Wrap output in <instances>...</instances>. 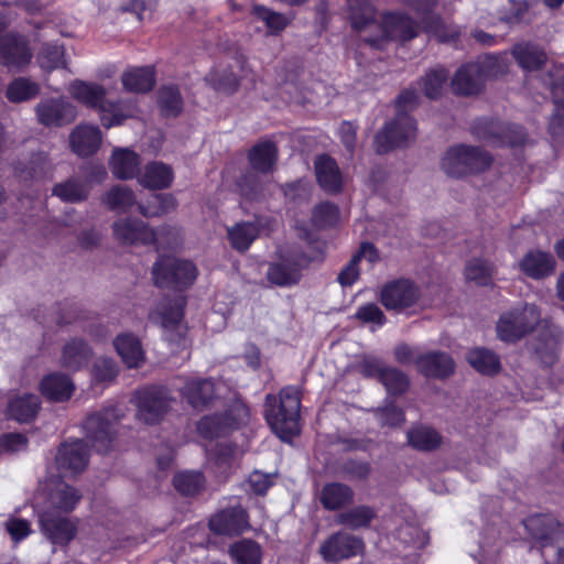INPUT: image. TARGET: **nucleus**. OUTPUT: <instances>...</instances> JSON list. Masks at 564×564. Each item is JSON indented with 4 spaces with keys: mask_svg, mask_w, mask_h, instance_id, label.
Here are the masks:
<instances>
[{
    "mask_svg": "<svg viewBox=\"0 0 564 564\" xmlns=\"http://www.w3.org/2000/svg\"><path fill=\"white\" fill-rule=\"evenodd\" d=\"M184 305L185 297L178 294L173 300H163L150 317L166 330L180 329Z\"/></svg>",
    "mask_w": 564,
    "mask_h": 564,
    "instance_id": "nucleus-26",
    "label": "nucleus"
},
{
    "mask_svg": "<svg viewBox=\"0 0 564 564\" xmlns=\"http://www.w3.org/2000/svg\"><path fill=\"white\" fill-rule=\"evenodd\" d=\"M408 441L416 449L431 451L441 444V436L431 427L417 426L408 432Z\"/></svg>",
    "mask_w": 564,
    "mask_h": 564,
    "instance_id": "nucleus-41",
    "label": "nucleus"
},
{
    "mask_svg": "<svg viewBox=\"0 0 564 564\" xmlns=\"http://www.w3.org/2000/svg\"><path fill=\"white\" fill-rule=\"evenodd\" d=\"M117 366L112 359L100 358L94 365L93 378L97 382H110L117 376Z\"/></svg>",
    "mask_w": 564,
    "mask_h": 564,
    "instance_id": "nucleus-60",
    "label": "nucleus"
},
{
    "mask_svg": "<svg viewBox=\"0 0 564 564\" xmlns=\"http://www.w3.org/2000/svg\"><path fill=\"white\" fill-rule=\"evenodd\" d=\"M204 485V478L197 471H183L174 477L175 488L183 495H193Z\"/></svg>",
    "mask_w": 564,
    "mask_h": 564,
    "instance_id": "nucleus-57",
    "label": "nucleus"
},
{
    "mask_svg": "<svg viewBox=\"0 0 564 564\" xmlns=\"http://www.w3.org/2000/svg\"><path fill=\"white\" fill-rule=\"evenodd\" d=\"M380 381L390 394H400L409 387L408 377L395 368H387L381 372Z\"/></svg>",
    "mask_w": 564,
    "mask_h": 564,
    "instance_id": "nucleus-56",
    "label": "nucleus"
},
{
    "mask_svg": "<svg viewBox=\"0 0 564 564\" xmlns=\"http://www.w3.org/2000/svg\"><path fill=\"white\" fill-rule=\"evenodd\" d=\"M310 259L301 254H283L280 261L272 263L268 270V279L279 286H289L300 281L301 270Z\"/></svg>",
    "mask_w": 564,
    "mask_h": 564,
    "instance_id": "nucleus-16",
    "label": "nucleus"
},
{
    "mask_svg": "<svg viewBox=\"0 0 564 564\" xmlns=\"http://www.w3.org/2000/svg\"><path fill=\"white\" fill-rule=\"evenodd\" d=\"M230 555L236 564H260L262 552L256 542L242 540L230 547Z\"/></svg>",
    "mask_w": 564,
    "mask_h": 564,
    "instance_id": "nucleus-43",
    "label": "nucleus"
},
{
    "mask_svg": "<svg viewBox=\"0 0 564 564\" xmlns=\"http://www.w3.org/2000/svg\"><path fill=\"white\" fill-rule=\"evenodd\" d=\"M507 55H488L481 61L460 67L452 80V88L458 95H474L480 91L485 78L502 73L500 64Z\"/></svg>",
    "mask_w": 564,
    "mask_h": 564,
    "instance_id": "nucleus-7",
    "label": "nucleus"
},
{
    "mask_svg": "<svg viewBox=\"0 0 564 564\" xmlns=\"http://www.w3.org/2000/svg\"><path fill=\"white\" fill-rule=\"evenodd\" d=\"M208 80L212 83L215 89L227 94L232 93L238 85V79L231 72H224L221 75H219L217 72L212 73L208 77Z\"/></svg>",
    "mask_w": 564,
    "mask_h": 564,
    "instance_id": "nucleus-62",
    "label": "nucleus"
},
{
    "mask_svg": "<svg viewBox=\"0 0 564 564\" xmlns=\"http://www.w3.org/2000/svg\"><path fill=\"white\" fill-rule=\"evenodd\" d=\"M419 96L413 89L400 94L397 100L398 116L389 122L375 139L376 150L386 153L413 140L416 132L414 120L405 113L417 104Z\"/></svg>",
    "mask_w": 564,
    "mask_h": 564,
    "instance_id": "nucleus-5",
    "label": "nucleus"
},
{
    "mask_svg": "<svg viewBox=\"0 0 564 564\" xmlns=\"http://www.w3.org/2000/svg\"><path fill=\"white\" fill-rule=\"evenodd\" d=\"M102 200L112 210L126 212L134 205L135 197L128 187L115 186L105 194Z\"/></svg>",
    "mask_w": 564,
    "mask_h": 564,
    "instance_id": "nucleus-45",
    "label": "nucleus"
},
{
    "mask_svg": "<svg viewBox=\"0 0 564 564\" xmlns=\"http://www.w3.org/2000/svg\"><path fill=\"white\" fill-rule=\"evenodd\" d=\"M36 115L42 124L58 127L76 118V108L65 98L45 99L37 105Z\"/></svg>",
    "mask_w": 564,
    "mask_h": 564,
    "instance_id": "nucleus-19",
    "label": "nucleus"
},
{
    "mask_svg": "<svg viewBox=\"0 0 564 564\" xmlns=\"http://www.w3.org/2000/svg\"><path fill=\"white\" fill-rule=\"evenodd\" d=\"M337 218V207L330 203H323L314 209L312 220L316 226L325 227L334 225Z\"/></svg>",
    "mask_w": 564,
    "mask_h": 564,
    "instance_id": "nucleus-59",
    "label": "nucleus"
},
{
    "mask_svg": "<svg viewBox=\"0 0 564 564\" xmlns=\"http://www.w3.org/2000/svg\"><path fill=\"white\" fill-rule=\"evenodd\" d=\"M140 156L128 148H116L109 160V167L115 177L130 180L138 175Z\"/></svg>",
    "mask_w": 564,
    "mask_h": 564,
    "instance_id": "nucleus-27",
    "label": "nucleus"
},
{
    "mask_svg": "<svg viewBox=\"0 0 564 564\" xmlns=\"http://www.w3.org/2000/svg\"><path fill=\"white\" fill-rule=\"evenodd\" d=\"M82 495L57 477L39 484L33 497V509L37 514L42 533L55 545H67L76 534L75 523L63 513L75 509Z\"/></svg>",
    "mask_w": 564,
    "mask_h": 564,
    "instance_id": "nucleus-1",
    "label": "nucleus"
},
{
    "mask_svg": "<svg viewBox=\"0 0 564 564\" xmlns=\"http://www.w3.org/2000/svg\"><path fill=\"white\" fill-rule=\"evenodd\" d=\"M158 101L164 116H176L182 110V99L177 88L173 86H164L160 89Z\"/></svg>",
    "mask_w": 564,
    "mask_h": 564,
    "instance_id": "nucleus-52",
    "label": "nucleus"
},
{
    "mask_svg": "<svg viewBox=\"0 0 564 564\" xmlns=\"http://www.w3.org/2000/svg\"><path fill=\"white\" fill-rule=\"evenodd\" d=\"M494 274V265L482 259L470 260L465 269V275L468 280L479 285H486L491 281Z\"/></svg>",
    "mask_w": 564,
    "mask_h": 564,
    "instance_id": "nucleus-53",
    "label": "nucleus"
},
{
    "mask_svg": "<svg viewBox=\"0 0 564 564\" xmlns=\"http://www.w3.org/2000/svg\"><path fill=\"white\" fill-rule=\"evenodd\" d=\"M554 257L542 250L528 251L518 262L519 270L528 278L542 280L555 271Z\"/></svg>",
    "mask_w": 564,
    "mask_h": 564,
    "instance_id": "nucleus-22",
    "label": "nucleus"
},
{
    "mask_svg": "<svg viewBox=\"0 0 564 564\" xmlns=\"http://www.w3.org/2000/svg\"><path fill=\"white\" fill-rule=\"evenodd\" d=\"M469 365L480 373L494 375L500 369L498 356L485 348H474L467 354Z\"/></svg>",
    "mask_w": 564,
    "mask_h": 564,
    "instance_id": "nucleus-39",
    "label": "nucleus"
},
{
    "mask_svg": "<svg viewBox=\"0 0 564 564\" xmlns=\"http://www.w3.org/2000/svg\"><path fill=\"white\" fill-rule=\"evenodd\" d=\"M315 174L319 186L328 193H337L343 185V177L335 160L321 155L315 160Z\"/></svg>",
    "mask_w": 564,
    "mask_h": 564,
    "instance_id": "nucleus-31",
    "label": "nucleus"
},
{
    "mask_svg": "<svg viewBox=\"0 0 564 564\" xmlns=\"http://www.w3.org/2000/svg\"><path fill=\"white\" fill-rule=\"evenodd\" d=\"M88 192L89 187L86 183L73 178L57 184L53 189L54 195L68 203H77L86 199Z\"/></svg>",
    "mask_w": 564,
    "mask_h": 564,
    "instance_id": "nucleus-46",
    "label": "nucleus"
},
{
    "mask_svg": "<svg viewBox=\"0 0 564 564\" xmlns=\"http://www.w3.org/2000/svg\"><path fill=\"white\" fill-rule=\"evenodd\" d=\"M413 12L419 22L401 12H384L378 15L373 6L367 0L349 1L351 26L358 32L365 33L364 40L377 48H382L392 41L411 40L419 34L421 29L441 41L434 33L425 29L421 15L414 10Z\"/></svg>",
    "mask_w": 564,
    "mask_h": 564,
    "instance_id": "nucleus-2",
    "label": "nucleus"
},
{
    "mask_svg": "<svg viewBox=\"0 0 564 564\" xmlns=\"http://www.w3.org/2000/svg\"><path fill=\"white\" fill-rule=\"evenodd\" d=\"M542 80L550 88L558 112H564V67L562 65L552 66Z\"/></svg>",
    "mask_w": 564,
    "mask_h": 564,
    "instance_id": "nucleus-47",
    "label": "nucleus"
},
{
    "mask_svg": "<svg viewBox=\"0 0 564 564\" xmlns=\"http://www.w3.org/2000/svg\"><path fill=\"white\" fill-rule=\"evenodd\" d=\"M412 10H414L422 18V22L425 29L434 33L441 42H449L458 36V30L456 26L445 25L438 15L434 13V8L437 0H413L405 1Z\"/></svg>",
    "mask_w": 564,
    "mask_h": 564,
    "instance_id": "nucleus-17",
    "label": "nucleus"
},
{
    "mask_svg": "<svg viewBox=\"0 0 564 564\" xmlns=\"http://www.w3.org/2000/svg\"><path fill=\"white\" fill-rule=\"evenodd\" d=\"M152 274L160 288L184 289L195 282L197 268L191 261L166 257L155 262Z\"/></svg>",
    "mask_w": 564,
    "mask_h": 564,
    "instance_id": "nucleus-10",
    "label": "nucleus"
},
{
    "mask_svg": "<svg viewBox=\"0 0 564 564\" xmlns=\"http://www.w3.org/2000/svg\"><path fill=\"white\" fill-rule=\"evenodd\" d=\"M415 366L426 377L445 378L454 372L455 364L445 352L431 351L417 356Z\"/></svg>",
    "mask_w": 564,
    "mask_h": 564,
    "instance_id": "nucleus-25",
    "label": "nucleus"
},
{
    "mask_svg": "<svg viewBox=\"0 0 564 564\" xmlns=\"http://www.w3.org/2000/svg\"><path fill=\"white\" fill-rule=\"evenodd\" d=\"M40 91L36 83L19 77L14 79L7 89V98L11 102H22L35 97Z\"/></svg>",
    "mask_w": 564,
    "mask_h": 564,
    "instance_id": "nucleus-48",
    "label": "nucleus"
},
{
    "mask_svg": "<svg viewBox=\"0 0 564 564\" xmlns=\"http://www.w3.org/2000/svg\"><path fill=\"white\" fill-rule=\"evenodd\" d=\"M541 323L540 312L534 304H523L503 313L496 326L498 338L514 343Z\"/></svg>",
    "mask_w": 564,
    "mask_h": 564,
    "instance_id": "nucleus-8",
    "label": "nucleus"
},
{
    "mask_svg": "<svg viewBox=\"0 0 564 564\" xmlns=\"http://www.w3.org/2000/svg\"><path fill=\"white\" fill-rule=\"evenodd\" d=\"M259 234L260 229L257 223H239L227 230L230 246L241 252L250 248Z\"/></svg>",
    "mask_w": 564,
    "mask_h": 564,
    "instance_id": "nucleus-37",
    "label": "nucleus"
},
{
    "mask_svg": "<svg viewBox=\"0 0 564 564\" xmlns=\"http://www.w3.org/2000/svg\"><path fill=\"white\" fill-rule=\"evenodd\" d=\"M26 437L19 433H9L0 438V453H17L26 447Z\"/></svg>",
    "mask_w": 564,
    "mask_h": 564,
    "instance_id": "nucleus-63",
    "label": "nucleus"
},
{
    "mask_svg": "<svg viewBox=\"0 0 564 564\" xmlns=\"http://www.w3.org/2000/svg\"><path fill=\"white\" fill-rule=\"evenodd\" d=\"M300 398L292 388H284L279 395L265 398V420L272 431L284 442L300 433Z\"/></svg>",
    "mask_w": 564,
    "mask_h": 564,
    "instance_id": "nucleus-4",
    "label": "nucleus"
},
{
    "mask_svg": "<svg viewBox=\"0 0 564 564\" xmlns=\"http://www.w3.org/2000/svg\"><path fill=\"white\" fill-rule=\"evenodd\" d=\"M64 50L62 46L45 44L37 56L41 68L52 70L64 65Z\"/></svg>",
    "mask_w": 564,
    "mask_h": 564,
    "instance_id": "nucleus-54",
    "label": "nucleus"
},
{
    "mask_svg": "<svg viewBox=\"0 0 564 564\" xmlns=\"http://www.w3.org/2000/svg\"><path fill=\"white\" fill-rule=\"evenodd\" d=\"M101 140V131L94 124H79L69 135L70 149L78 156H89L96 153Z\"/></svg>",
    "mask_w": 564,
    "mask_h": 564,
    "instance_id": "nucleus-23",
    "label": "nucleus"
},
{
    "mask_svg": "<svg viewBox=\"0 0 564 564\" xmlns=\"http://www.w3.org/2000/svg\"><path fill=\"white\" fill-rule=\"evenodd\" d=\"M174 180L172 167L163 162H150L140 173L138 181L147 188L163 189L171 186Z\"/></svg>",
    "mask_w": 564,
    "mask_h": 564,
    "instance_id": "nucleus-30",
    "label": "nucleus"
},
{
    "mask_svg": "<svg viewBox=\"0 0 564 564\" xmlns=\"http://www.w3.org/2000/svg\"><path fill=\"white\" fill-rule=\"evenodd\" d=\"M352 499V491L341 484L326 485L322 491V502L325 508L335 510Z\"/></svg>",
    "mask_w": 564,
    "mask_h": 564,
    "instance_id": "nucleus-42",
    "label": "nucleus"
},
{
    "mask_svg": "<svg viewBox=\"0 0 564 564\" xmlns=\"http://www.w3.org/2000/svg\"><path fill=\"white\" fill-rule=\"evenodd\" d=\"M252 13L265 24L270 34H279L292 20V17L272 11L263 6H254Z\"/></svg>",
    "mask_w": 564,
    "mask_h": 564,
    "instance_id": "nucleus-44",
    "label": "nucleus"
},
{
    "mask_svg": "<svg viewBox=\"0 0 564 564\" xmlns=\"http://www.w3.org/2000/svg\"><path fill=\"white\" fill-rule=\"evenodd\" d=\"M355 318L364 324L370 325L372 329L380 328L386 323L383 312L375 303L360 305L355 313Z\"/></svg>",
    "mask_w": 564,
    "mask_h": 564,
    "instance_id": "nucleus-55",
    "label": "nucleus"
},
{
    "mask_svg": "<svg viewBox=\"0 0 564 564\" xmlns=\"http://www.w3.org/2000/svg\"><path fill=\"white\" fill-rule=\"evenodd\" d=\"M6 528L14 542L25 539L32 532L30 522L18 517H10L6 522Z\"/></svg>",
    "mask_w": 564,
    "mask_h": 564,
    "instance_id": "nucleus-61",
    "label": "nucleus"
},
{
    "mask_svg": "<svg viewBox=\"0 0 564 564\" xmlns=\"http://www.w3.org/2000/svg\"><path fill=\"white\" fill-rule=\"evenodd\" d=\"M119 417L118 409H106L86 419L84 423L86 437L97 452L105 453L112 448L118 434L116 425Z\"/></svg>",
    "mask_w": 564,
    "mask_h": 564,
    "instance_id": "nucleus-11",
    "label": "nucleus"
},
{
    "mask_svg": "<svg viewBox=\"0 0 564 564\" xmlns=\"http://www.w3.org/2000/svg\"><path fill=\"white\" fill-rule=\"evenodd\" d=\"M75 386L65 375L53 372L45 376L40 382V391L44 398L53 402H64L68 400Z\"/></svg>",
    "mask_w": 564,
    "mask_h": 564,
    "instance_id": "nucleus-29",
    "label": "nucleus"
},
{
    "mask_svg": "<svg viewBox=\"0 0 564 564\" xmlns=\"http://www.w3.org/2000/svg\"><path fill=\"white\" fill-rule=\"evenodd\" d=\"M40 409V400L35 394L24 393L9 399L7 415L18 422L33 420Z\"/></svg>",
    "mask_w": 564,
    "mask_h": 564,
    "instance_id": "nucleus-33",
    "label": "nucleus"
},
{
    "mask_svg": "<svg viewBox=\"0 0 564 564\" xmlns=\"http://www.w3.org/2000/svg\"><path fill=\"white\" fill-rule=\"evenodd\" d=\"M249 410L242 404L235 405L226 416H205L197 423L198 434L207 440H213L228 434L231 430L247 422Z\"/></svg>",
    "mask_w": 564,
    "mask_h": 564,
    "instance_id": "nucleus-14",
    "label": "nucleus"
},
{
    "mask_svg": "<svg viewBox=\"0 0 564 564\" xmlns=\"http://www.w3.org/2000/svg\"><path fill=\"white\" fill-rule=\"evenodd\" d=\"M561 340V332L555 327H547L546 334L540 339L535 348V352L542 362L551 365L555 360Z\"/></svg>",
    "mask_w": 564,
    "mask_h": 564,
    "instance_id": "nucleus-40",
    "label": "nucleus"
},
{
    "mask_svg": "<svg viewBox=\"0 0 564 564\" xmlns=\"http://www.w3.org/2000/svg\"><path fill=\"white\" fill-rule=\"evenodd\" d=\"M113 235L123 245H155L158 249L176 241L177 231L163 226L154 230L138 219H119L112 225Z\"/></svg>",
    "mask_w": 564,
    "mask_h": 564,
    "instance_id": "nucleus-6",
    "label": "nucleus"
},
{
    "mask_svg": "<svg viewBox=\"0 0 564 564\" xmlns=\"http://www.w3.org/2000/svg\"><path fill=\"white\" fill-rule=\"evenodd\" d=\"M89 357V347L83 340L73 339L64 346L61 362L64 368L77 371L87 365Z\"/></svg>",
    "mask_w": 564,
    "mask_h": 564,
    "instance_id": "nucleus-36",
    "label": "nucleus"
},
{
    "mask_svg": "<svg viewBox=\"0 0 564 564\" xmlns=\"http://www.w3.org/2000/svg\"><path fill=\"white\" fill-rule=\"evenodd\" d=\"M511 53L519 66L527 72L535 70L545 63L544 52L529 43L514 45Z\"/></svg>",
    "mask_w": 564,
    "mask_h": 564,
    "instance_id": "nucleus-38",
    "label": "nucleus"
},
{
    "mask_svg": "<svg viewBox=\"0 0 564 564\" xmlns=\"http://www.w3.org/2000/svg\"><path fill=\"white\" fill-rule=\"evenodd\" d=\"M176 206V199L170 194L153 195L147 205H140V213L145 217H156L170 213Z\"/></svg>",
    "mask_w": 564,
    "mask_h": 564,
    "instance_id": "nucleus-50",
    "label": "nucleus"
},
{
    "mask_svg": "<svg viewBox=\"0 0 564 564\" xmlns=\"http://www.w3.org/2000/svg\"><path fill=\"white\" fill-rule=\"evenodd\" d=\"M181 393L193 408L199 409L219 394V387L207 379H188Z\"/></svg>",
    "mask_w": 564,
    "mask_h": 564,
    "instance_id": "nucleus-28",
    "label": "nucleus"
},
{
    "mask_svg": "<svg viewBox=\"0 0 564 564\" xmlns=\"http://www.w3.org/2000/svg\"><path fill=\"white\" fill-rule=\"evenodd\" d=\"M278 158V149L271 141L256 144L249 152L251 167L260 173L272 171Z\"/></svg>",
    "mask_w": 564,
    "mask_h": 564,
    "instance_id": "nucleus-35",
    "label": "nucleus"
},
{
    "mask_svg": "<svg viewBox=\"0 0 564 564\" xmlns=\"http://www.w3.org/2000/svg\"><path fill=\"white\" fill-rule=\"evenodd\" d=\"M55 463L63 476H73L83 471L88 463L86 444L83 441L65 442L58 448Z\"/></svg>",
    "mask_w": 564,
    "mask_h": 564,
    "instance_id": "nucleus-18",
    "label": "nucleus"
},
{
    "mask_svg": "<svg viewBox=\"0 0 564 564\" xmlns=\"http://www.w3.org/2000/svg\"><path fill=\"white\" fill-rule=\"evenodd\" d=\"M32 58L31 50L22 36H0V63L9 68L26 66Z\"/></svg>",
    "mask_w": 564,
    "mask_h": 564,
    "instance_id": "nucleus-21",
    "label": "nucleus"
},
{
    "mask_svg": "<svg viewBox=\"0 0 564 564\" xmlns=\"http://www.w3.org/2000/svg\"><path fill=\"white\" fill-rule=\"evenodd\" d=\"M376 512L369 507L361 506L343 512L338 516V523L351 529L365 528L375 518Z\"/></svg>",
    "mask_w": 564,
    "mask_h": 564,
    "instance_id": "nucleus-49",
    "label": "nucleus"
},
{
    "mask_svg": "<svg viewBox=\"0 0 564 564\" xmlns=\"http://www.w3.org/2000/svg\"><path fill=\"white\" fill-rule=\"evenodd\" d=\"M490 163L491 158L478 148L456 145L446 151L441 166L447 175L460 177L468 173L479 172Z\"/></svg>",
    "mask_w": 564,
    "mask_h": 564,
    "instance_id": "nucleus-9",
    "label": "nucleus"
},
{
    "mask_svg": "<svg viewBox=\"0 0 564 564\" xmlns=\"http://www.w3.org/2000/svg\"><path fill=\"white\" fill-rule=\"evenodd\" d=\"M210 530L219 534H238L249 524L246 511L240 507H232L215 514L209 521Z\"/></svg>",
    "mask_w": 564,
    "mask_h": 564,
    "instance_id": "nucleus-24",
    "label": "nucleus"
},
{
    "mask_svg": "<svg viewBox=\"0 0 564 564\" xmlns=\"http://www.w3.org/2000/svg\"><path fill=\"white\" fill-rule=\"evenodd\" d=\"M380 300L387 310L403 312L421 302V292L413 282L398 280L382 288Z\"/></svg>",
    "mask_w": 564,
    "mask_h": 564,
    "instance_id": "nucleus-13",
    "label": "nucleus"
},
{
    "mask_svg": "<svg viewBox=\"0 0 564 564\" xmlns=\"http://www.w3.org/2000/svg\"><path fill=\"white\" fill-rule=\"evenodd\" d=\"M376 414L382 425L395 426L404 421L402 411L392 404L378 410Z\"/></svg>",
    "mask_w": 564,
    "mask_h": 564,
    "instance_id": "nucleus-64",
    "label": "nucleus"
},
{
    "mask_svg": "<svg viewBox=\"0 0 564 564\" xmlns=\"http://www.w3.org/2000/svg\"><path fill=\"white\" fill-rule=\"evenodd\" d=\"M131 402L137 408V417L147 424L159 422L171 406L166 389L158 387L135 391Z\"/></svg>",
    "mask_w": 564,
    "mask_h": 564,
    "instance_id": "nucleus-12",
    "label": "nucleus"
},
{
    "mask_svg": "<svg viewBox=\"0 0 564 564\" xmlns=\"http://www.w3.org/2000/svg\"><path fill=\"white\" fill-rule=\"evenodd\" d=\"M121 83L127 91L147 93L154 86V69L151 66L129 68L123 72Z\"/></svg>",
    "mask_w": 564,
    "mask_h": 564,
    "instance_id": "nucleus-34",
    "label": "nucleus"
},
{
    "mask_svg": "<svg viewBox=\"0 0 564 564\" xmlns=\"http://www.w3.org/2000/svg\"><path fill=\"white\" fill-rule=\"evenodd\" d=\"M116 351L129 368H138L144 361V351L140 340L132 334L118 335L113 340Z\"/></svg>",
    "mask_w": 564,
    "mask_h": 564,
    "instance_id": "nucleus-32",
    "label": "nucleus"
},
{
    "mask_svg": "<svg viewBox=\"0 0 564 564\" xmlns=\"http://www.w3.org/2000/svg\"><path fill=\"white\" fill-rule=\"evenodd\" d=\"M447 80V72L440 67L433 68L422 78V88L426 97L433 99L442 95Z\"/></svg>",
    "mask_w": 564,
    "mask_h": 564,
    "instance_id": "nucleus-51",
    "label": "nucleus"
},
{
    "mask_svg": "<svg viewBox=\"0 0 564 564\" xmlns=\"http://www.w3.org/2000/svg\"><path fill=\"white\" fill-rule=\"evenodd\" d=\"M68 93L79 104L97 110L102 126L107 129L120 126L126 119L138 113V106L134 101L107 100L106 88L94 82L76 79L70 83Z\"/></svg>",
    "mask_w": 564,
    "mask_h": 564,
    "instance_id": "nucleus-3",
    "label": "nucleus"
},
{
    "mask_svg": "<svg viewBox=\"0 0 564 564\" xmlns=\"http://www.w3.org/2000/svg\"><path fill=\"white\" fill-rule=\"evenodd\" d=\"M364 543L360 539L348 534L337 533L321 545V554L326 561H340L359 554Z\"/></svg>",
    "mask_w": 564,
    "mask_h": 564,
    "instance_id": "nucleus-20",
    "label": "nucleus"
},
{
    "mask_svg": "<svg viewBox=\"0 0 564 564\" xmlns=\"http://www.w3.org/2000/svg\"><path fill=\"white\" fill-rule=\"evenodd\" d=\"M529 8L530 3L528 1L509 0L501 13V20L509 24L527 21L529 19Z\"/></svg>",
    "mask_w": 564,
    "mask_h": 564,
    "instance_id": "nucleus-58",
    "label": "nucleus"
},
{
    "mask_svg": "<svg viewBox=\"0 0 564 564\" xmlns=\"http://www.w3.org/2000/svg\"><path fill=\"white\" fill-rule=\"evenodd\" d=\"M530 538L541 547L547 546L564 536L563 525L550 514H536L523 521Z\"/></svg>",
    "mask_w": 564,
    "mask_h": 564,
    "instance_id": "nucleus-15",
    "label": "nucleus"
}]
</instances>
